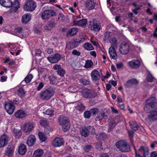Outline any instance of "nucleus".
<instances>
[{
    "label": "nucleus",
    "instance_id": "nucleus-12",
    "mask_svg": "<svg viewBox=\"0 0 157 157\" xmlns=\"http://www.w3.org/2000/svg\"><path fill=\"white\" fill-rule=\"evenodd\" d=\"M91 76L92 80L93 81H98L100 78L99 72L95 69L92 71L91 74Z\"/></svg>",
    "mask_w": 157,
    "mask_h": 157
},
{
    "label": "nucleus",
    "instance_id": "nucleus-8",
    "mask_svg": "<svg viewBox=\"0 0 157 157\" xmlns=\"http://www.w3.org/2000/svg\"><path fill=\"white\" fill-rule=\"evenodd\" d=\"M61 57V56L60 54L56 53L51 55L47 58L50 62L55 63L58 62L60 59Z\"/></svg>",
    "mask_w": 157,
    "mask_h": 157
},
{
    "label": "nucleus",
    "instance_id": "nucleus-51",
    "mask_svg": "<svg viewBox=\"0 0 157 157\" xmlns=\"http://www.w3.org/2000/svg\"><path fill=\"white\" fill-rule=\"evenodd\" d=\"M58 20L59 21H63L65 19V17L62 13H59L58 15Z\"/></svg>",
    "mask_w": 157,
    "mask_h": 157
},
{
    "label": "nucleus",
    "instance_id": "nucleus-53",
    "mask_svg": "<svg viewBox=\"0 0 157 157\" xmlns=\"http://www.w3.org/2000/svg\"><path fill=\"white\" fill-rule=\"evenodd\" d=\"M13 132L16 136L17 137H19L21 135V132L20 130H14Z\"/></svg>",
    "mask_w": 157,
    "mask_h": 157
},
{
    "label": "nucleus",
    "instance_id": "nucleus-26",
    "mask_svg": "<svg viewBox=\"0 0 157 157\" xmlns=\"http://www.w3.org/2000/svg\"><path fill=\"white\" fill-rule=\"evenodd\" d=\"M27 151L26 146L23 144H21L19 146L18 152L20 154L24 155Z\"/></svg>",
    "mask_w": 157,
    "mask_h": 157
},
{
    "label": "nucleus",
    "instance_id": "nucleus-58",
    "mask_svg": "<svg viewBox=\"0 0 157 157\" xmlns=\"http://www.w3.org/2000/svg\"><path fill=\"white\" fill-rule=\"evenodd\" d=\"M47 11L49 17L51 16L52 17L56 15L55 12L52 10H47Z\"/></svg>",
    "mask_w": 157,
    "mask_h": 157
},
{
    "label": "nucleus",
    "instance_id": "nucleus-11",
    "mask_svg": "<svg viewBox=\"0 0 157 157\" xmlns=\"http://www.w3.org/2000/svg\"><path fill=\"white\" fill-rule=\"evenodd\" d=\"M5 108L6 112L10 114L13 113L15 109V106L12 104L8 102L5 104Z\"/></svg>",
    "mask_w": 157,
    "mask_h": 157
},
{
    "label": "nucleus",
    "instance_id": "nucleus-49",
    "mask_svg": "<svg viewBox=\"0 0 157 157\" xmlns=\"http://www.w3.org/2000/svg\"><path fill=\"white\" fill-rule=\"evenodd\" d=\"M154 79V77L151 74H149L147 75L146 79L147 81L149 82H152Z\"/></svg>",
    "mask_w": 157,
    "mask_h": 157
},
{
    "label": "nucleus",
    "instance_id": "nucleus-24",
    "mask_svg": "<svg viewBox=\"0 0 157 157\" xmlns=\"http://www.w3.org/2000/svg\"><path fill=\"white\" fill-rule=\"evenodd\" d=\"M0 4L6 7H11L12 2L10 0H0Z\"/></svg>",
    "mask_w": 157,
    "mask_h": 157
},
{
    "label": "nucleus",
    "instance_id": "nucleus-56",
    "mask_svg": "<svg viewBox=\"0 0 157 157\" xmlns=\"http://www.w3.org/2000/svg\"><path fill=\"white\" fill-rule=\"evenodd\" d=\"M52 130V128L50 127L49 126L45 127L44 128V132L46 134H48L49 132H51Z\"/></svg>",
    "mask_w": 157,
    "mask_h": 157
},
{
    "label": "nucleus",
    "instance_id": "nucleus-40",
    "mask_svg": "<svg viewBox=\"0 0 157 157\" xmlns=\"http://www.w3.org/2000/svg\"><path fill=\"white\" fill-rule=\"evenodd\" d=\"M105 116V113L104 112L101 113L99 114L95 118V121H100L102 119L104 118Z\"/></svg>",
    "mask_w": 157,
    "mask_h": 157
},
{
    "label": "nucleus",
    "instance_id": "nucleus-57",
    "mask_svg": "<svg viewBox=\"0 0 157 157\" xmlns=\"http://www.w3.org/2000/svg\"><path fill=\"white\" fill-rule=\"evenodd\" d=\"M45 114L47 115L51 116L54 115V113L53 111L50 109H48L47 110H46L45 113H44Z\"/></svg>",
    "mask_w": 157,
    "mask_h": 157
},
{
    "label": "nucleus",
    "instance_id": "nucleus-62",
    "mask_svg": "<svg viewBox=\"0 0 157 157\" xmlns=\"http://www.w3.org/2000/svg\"><path fill=\"white\" fill-rule=\"evenodd\" d=\"M35 52L36 56H41V53H42V52L40 49H36L35 51Z\"/></svg>",
    "mask_w": 157,
    "mask_h": 157
},
{
    "label": "nucleus",
    "instance_id": "nucleus-34",
    "mask_svg": "<svg viewBox=\"0 0 157 157\" xmlns=\"http://www.w3.org/2000/svg\"><path fill=\"white\" fill-rule=\"evenodd\" d=\"M78 32L77 29L73 28L69 29L67 32V35L68 36H73L75 35Z\"/></svg>",
    "mask_w": 157,
    "mask_h": 157
},
{
    "label": "nucleus",
    "instance_id": "nucleus-21",
    "mask_svg": "<svg viewBox=\"0 0 157 157\" xmlns=\"http://www.w3.org/2000/svg\"><path fill=\"white\" fill-rule=\"evenodd\" d=\"M36 139L33 135H30L28 138L27 144L29 146H33L35 144Z\"/></svg>",
    "mask_w": 157,
    "mask_h": 157
},
{
    "label": "nucleus",
    "instance_id": "nucleus-9",
    "mask_svg": "<svg viewBox=\"0 0 157 157\" xmlns=\"http://www.w3.org/2000/svg\"><path fill=\"white\" fill-rule=\"evenodd\" d=\"M34 127V125L33 123L31 122H28L24 125L23 130L26 134H28L29 132L32 130Z\"/></svg>",
    "mask_w": 157,
    "mask_h": 157
},
{
    "label": "nucleus",
    "instance_id": "nucleus-25",
    "mask_svg": "<svg viewBox=\"0 0 157 157\" xmlns=\"http://www.w3.org/2000/svg\"><path fill=\"white\" fill-rule=\"evenodd\" d=\"M12 8L11 10V12L16 11L20 7V4L18 0L12 2Z\"/></svg>",
    "mask_w": 157,
    "mask_h": 157
},
{
    "label": "nucleus",
    "instance_id": "nucleus-60",
    "mask_svg": "<svg viewBox=\"0 0 157 157\" xmlns=\"http://www.w3.org/2000/svg\"><path fill=\"white\" fill-rule=\"evenodd\" d=\"M128 134L131 141H132V138L134 136V132L132 130L128 131Z\"/></svg>",
    "mask_w": 157,
    "mask_h": 157
},
{
    "label": "nucleus",
    "instance_id": "nucleus-28",
    "mask_svg": "<svg viewBox=\"0 0 157 157\" xmlns=\"http://www.w3.org/2000/svg\"><path fill=\"white\" fill-rule=\"evenodd\" d=\"M75 108L77 110L82 112L85 109V107L80 102H78L75 106Z\"/></svg>",
    "mask_w": 157,
    "mask_h": 157
},
{
    "label": "nucleus",
    "instance_id": "nucleus-4",
    "mask_svg": "<svg viewBox=\"0 0 157 157\" xmlns=\"http://www.w3.org/2000/svg\"><path fill=\"white\" fill-rule=\"evenodd\" d=\"M130 49V43L128 42L124 41L121 44L119 51L121 54L126 55L129 52Z\"/></svg>",
    "mask_w": 157,
    "mask_h": 157
},
{
    "label": "nucleus",
    "instance_id": "nucleus-30",
    "mask_svg": "<svg viewBox=\"0 0 157 157\" xmlns=\"http://www.w3.org/2000/svg\"><path fill=\"white\" fill-rule=\"evenodd\" d=\"M25 115V113L23 110H19L15 113V116L17 118H22L24 117Z\"/></svg>",
    "mask_w": 157,
    "mask_h": 157
},
{
    "label": "nucleus",
    "instance_id": "nucleus-19",
    "mask_svg": "<svg viewBox=\"0 0 157 157\" xmlns=\"http://www.w3.org/2000/svg\"><path fill=\"white\" fill-rule=\"evenodd\" d=\"M128 65L133 68H137L139 67L140 66V63L139 60L133 59L129 62Z\"/></svg>",
    "mask_w": 157,
    "mask_h": 157
},
{
    "label": "nucleus",
    "instance_id": "nucleus-44",
    "mask_svg": "<svg viewBox=\"0 0 157 157\" xmlns=\"http://www.w3.org/2000/svg\"><path fill=\"white\" fill-rule=\"evenodd\" d=\"M80 82L83 85H87L90 84V81L89 79L82 78L80 80Z\"/></svg>",
    "mask_w": 157,
    "mask_h": 157
},
{
    "label": "nucleus",
    "instance_id": "nucleus-6",
    "mask_svg": "<svg viewBox=\"0 0 157 157\" xmlns=\"http://www.w3.org/2000/svg\"><path fill=\"white\" fill-rule=\"evenodd\" d=\"M40 95L42 100L47 101L53 95V92L51 90H46L40 92Z\"/></svg>",
    "mask_w": 157,
    "mask_h": 157
},
{
    "label": "nucleus",
    "instance_id": "nucleus-13",
    "mask_svg": "<svg viewBox=\"0 0 157 157\" xmlns=\"http://www.w3.org/2000/svg\"><path fill=\"white\" fill-rule=\"evenodd\" d=\"M64 144V140L62 138L56 137L53 141V144L55 147H59Z\"/></svg>",
    "mask_w": 157,
    "mask_h": 157
},
{
    "label": "nucleus",
    "instance_id": "nucleus-63",
    "mask_svg": "<svg viewBox=\"0 0 157 157\" xmlns=\"http://www.w3.org/2000/svg\"><path fill=\"white\" fill-rule=\"evenodd\" d=\"M99 137L100 139L104 140L106 137L105 133H100L99 135Z\"/></svg>",
    "mask_w": 157,
    "mask_h": 157
},
{
    "label": "nucleus",
    "instance_id": "nucleus-45",
    "mask_svg": "<svg viewBox=\"0 0 157 157\" xmlns=\"http://www.w3.org/2000/svg\"><path fill=\"white\" fill-rule=\"evenodd\" d=\"M33 78V75H32L30 74L26 77L24 80L26 83H29L30 82Z\"/></svg>",
    "mask_w": 157,
    "mask_h": 157
},
{
    "label": "nucleus",
    "instance_id": "nucleus-64",
    "mask_svg": "<svg viewBox=\"0 0 157 157\" xmlns=\"http://www.w3.org/2000/svg\"><path fill=\"white\" fill-rule=\"evenodd\" d=\"M72 53L73 55H76L77 56H79L81 54L80 52L79 51H78L76 50H74L72 51Z\"/></svg>",
    "mask_w": 157,
    "mask_h": 157
},
{
    "label": "nucleus",
    "instance_id": "nucleus-31",
    "mask_svg": "<svg viewBox=\"0 0 157 157\" xmlns=\"http://www.w3.org/2000/svg\"><path fill=\"white\" fill-rule=\"evenodd\" d=\"M43 153V150L38 149L34 151L33 157H42Z\"/></svg>",
    "mask_w": 157,
    "mask_h": 157
},
{
    "label": "nucleus",
    "instance_id": "nucleus-47",
    "mask_svg": "<svg viewBox=\"0 0 157 157\" xmlns=\"http://www.w3.org/2000/svg\"><path fill=\"white\" fill-rule=\"evenodd\" d=\"M41 17L43 19H46L49 17L48 14L47 10L43 12L41 15Z\"/></svg>",
    "mask_w": 157,
    "mask_h": 157
},
{
    "label": "nucleus",
    "instance_id": "nucleus-55",
    "mask_svg": "<svg viewBox=\"0 0 157 157\" xmlns=\"http://www.w3.org/2000/svg\"><path fill=\"white\" fill-rule=\"evenodd\" d=\"M91 113L90 111H86L84 113V115L85 118H89L91 116Z\"/></svg>",
    "mask_w": 157,
    "mask_h": 157
},
{
    "label": "nucleus",
    "instance_id": "nucleus-16",
    "mask_svg": "<svg viewBox=\"0 0 157 157\" xmlns=\"http://www.w3.org/2000/svg\"><path fill=\"white\" fill-rule=\"evenodd\" d=\"M109 53L111 59H116L117 58V52L114 47L111 46L109 49Z\"/></svg>",
    "mask_w": 157,
    "mask_h": 157
},
{
    "label": "nucleus",
    "instance_id": "nucleus-15",
    "mask_svg": "<svg viewBox=\"0 0 157 157\" xmlns=\"http://www.w3.org/2000/svg\"><path fill=\"white\" fill-rule=\"evenodd\" d=\"M15 150V147L13 146H9L6 149L5 155L9 157H11L13 153Z\"/></svg>",
    "mask_w": 157,
    "mask_h": 157
},
{
    "label": "nucleus",
    "instance_id": "nucleus-43",
    "mask_svg": "<svg viewBox=\"0 0 157 157\" xmlns=\"http://www.w3.org/2000/svg\"><path fill=\"white\" fill-rule=\"evenodd\" d=\"M88 130L90 131V132L93 135L96 134V131L95 129L93 126H89L87 127Z\"/></svg>",
    "mask_w": 157,
    "mask_h": 157
},
{
    "label": "nucleus",
    "instance_id": "nucleus-7",
    "mask_svg": "<svg viewBox=\"0 0 157 157\" xmlns=\"http://www.w3.org/2000/svg\"><path fill=\"white\" fill-rule=\"evenodd\" d=\"M88 27L91 30L98 31L100 29L101 25L97 21L94 20L90 22Z\"/></svg>",
    "mask_w": 157,
    "mask_h": 157
},
{
    "label": "nucleus",
    "instance_id": "nucleus-37",
    "mask_svg": "<svg viewBox=\"0 0 157 157\" xmlns=\"http://www.w3.org/2000/svg\"><path fill=\"white\" fill-rule=\"evenodd\" d=\"M83 47L85 49L87 50L90 51L93 50L94 49L92 45L89 43H87L84 44L83 45Z\"/></svg>",
    "mask_w": 157,
    "mask_h": 157
},
{
    "label": "nucleus",
    "instance_id": "nucleus-59",
    "mask_svg": "<svg viewBox=\"0 0 157 157\" xmlns=\"http://www.w3.org/2000/svg\"><path fill=\"white\" fill-rule=\"evenodd\" d=\"M98 109L96 108L91 109L90 110L91 114L92 113L93 115L95 114L96 113H98Z\"/></svg>",
    "mask_w": 157,
    "mask_h": 157
},
{
    "label": "nucleus",
    "instance_id": "nucleus-35",
    "mask_svg": "<svg viewBox=\"0 0 157 157\" xmlns=\"http://www.w3.org/2000/svg\"><path fill=\"white\" fill-rule=\"evenodd\" d=\"M113 37L111 32L107 31L104 34V40L106 41H108Z\"/></svg>",
    "mask_w": 157,
    "mask_h": 157
},
{
    "label": "nucleus",
    "instance_id": "nucleus-39",
    "mask_svg": "<svg viewBox=\"0 0 157 157\" xmlns=\"http://www.w3.org/2000/svg\"><path fill=\"white\" fill-rule=\"evenodd\" d=\"M50 82L52 84H54L56 83L57 80V78L55 77L54 75H52L49 77Z\"/></svg>",
    "mask_w": 157,
    "mask_h": 157
},
{
    "label": "nucleus",
    "instance_id": "nucleus-41",
    "mask_svg": "<svg viewBox=\"0 0 157 157\" xmlns=\"http://www.w3.org/2000/svg\"><path fill=\"white\" fill-rule=\"evenodd\" d=\"M56 72L58 75L62 77H63L65 74V71L62 68L59 70H58L56 71Z\"/></svg>",
    "mask_w": 157,
    "mask_h": 157
},
{
    "label": "nucleus",
    "instance_id": "nucleus-38",
    "mask_svg": "<svg viewBox=\"0 0 157 157\" xmlns=\"http://www.w3.org/2000/svg\"><path fill=\"white\" fill-rule=\"evenodd\" d=\"M17 94L21 98L25 96V92L23 88H20L17 90Z\"/></svg>",
    "mask_w": 157,
    "mask_h": 157
},
{
    "label": "nucleus",
    "instance_id": "nucleus-22",
    "mask_svg": "<svg viewBox=\"0 0 157 157\" xmlns=\"http://www.w3.org/2000/svg\"><path fill=\"white\" fill-rule=\"evenodd\" d=\"M138 83V81L136 79H132L127 81L126 83L125 84L124 86L128 88L131 87L134 85H137Z\"/></svg>",
    "mask_w": 157,
    "mask_h": 157
},
{
    "label": "nucleus",
    "instance_id": "nucleus-29",
    "mask_svg": "<svg viewBox=\"0 0 157 157\" xmlns=\"http://www.w3.org/2000/svg\"><path fill=\"white\" fill-rule=\"evenodd\" d=\"M129 124L130 128L133 130L136 131L138 130L139 126L135 121H130Z\"/></svg>",
    "mask_w": 157,
    "mask_h": 157
},
{
    "label": "nucleus",
    "instance_id": "nucleus-18",
    "mask_svg": "<svg viewBox=\"0 0 157 157\" xmlns=\"http://www.w3.org/2000/svg\"><path fill=\"white\" fill-rule=\"evenodd\" d=\"M80 133L81 135L84 137H86L90 135V131L87 127L83 126L80 129Z\"/></svg>",
    "mask_w": 157,
    "mask_h": 157
},
{
    "label": "nucleus",
    "instance_id": "nucleus-23",
    "mask_svg": "<svg viewBox=\"0 0 157 157\" xmlns=\"http://www.w3.org/2000/svg\"><path fill=\"white\" fill-rule=\"evenodd\" d=\"M148 116V119L151 121H154L157 120V111H153Z\"/></svg>",
    "mask_w": 157,
    "mask_h": 157
},
{
    "label": "nucleus",
    "instance_id": "nucleus-20",
    "mask_svg": "<svg viewBox=\"0 0 157 157\" xmlns=\"http://www.w3.org/2000/svg\"><path fill=\"white\" fill-rule=\"evenodd\" d=\"M86 8L89 10L94 9L95 6V3L94 0H87L86 2Z\"/></svg>",
    "mask_w": 157,
    "mask_h": 157
},
{
    "label": "nucleus",
    "instance_id": "nucleus-61",
    "mask_svg": "<svg viewBox=\"0 0 157 157\" xmlns=\"http://www.w3.org/2000/svg\"><path fill=\"white\" fill-rule=\"evenodd\" d=\"M40 124L44 127L46 126L48 124V122L45 120H42L40 121Z\"/></svg>",
    "mask_w": 157,
    "mask_h": 157
},
{
    "label": "nucleus",
    "instance_id": "nucleus-42",
    "mask_svg": "<svg viewBox=\"0 0 157 157\" xmlns=\"http://www.w3.org/2000/svg\"><path fill=\"white\" fill-rule=\"evenodd\" d=\"M93 63L91 60H87L85 65V67L86 68L91 67L93 65Z\"/></svg>",
    "mask_w": 157,
    "mask_h": 157
},
{
    "label": "nucleus",
    "instance_id": "nucleus-1",
    "mask_svg": "<svg viewBox=\"0 0 157 157\" xmlns=\"http://www.w3.org/2000/svg\"><path fill=\"white\" fill-rule=\"evenodd\" d=\"M146 101L147 103L144 107V111L146 113H151L157 109V102L155 97H151L146 100Z\"/></svg>",
    "mask_w": 157,
    "mask_h": 157
},
{
    "label": "nucleus",
    "instance_id": "nucleus-46",
    "mask_svg": "<svg viewBox=\"0 0 157 157\" xmlns=\"http://www.w3.org/2000/svg\"><path fill=\"white\" fill-rule=\"evenodd\" d=\"M38 135L40 139L42 141L44 142L46 140V136L42 132H39Z\"/></svg>",
    "mask_w": 157,
    "mask_h": 157
},
{
    "label": "nucleus",
    "instance_id": "nucleus-27",
    "mask_svg": "<svg viewBox=\"0 0 157 157\" xmlns=\"http://www.w3.org/2000/svg\"><path fill=\"white\" fill-rule=\"evenodd\" d=\"M31 15L30 13L24 14L23 15L21 21L23 23H27L30 19Z\"/></svg>",
    "mask_w": 157,
    "mask_h": 157
},
{
    "label": "nucleus",
    "instance_id": "nucleus-54",
    "mask_svg": "<svg viewBox=\"0 0 157 157\" xmlns=\"http://www.w3.org/2000/svg\"><path fill=\"white\" fill-rule=\"evenodd\" d=\"M95 147L98 149L101 150L102 149V143L101 142H98L96 143Z\"/></svg>",
    "mask_w": 157,
    "mask_h": 157
},
{
    "label": "nucleus",
    "instance_id": "nucleus-48",
    "mask_svg": "<svg viewBox=\"0 0 157 157\" xmlns=\"http://www.w3.org/2000/svg\"><path fill=\"white\" fill-rule=\"evenodd\" d=\"M55 20L52 19L50 20L48 23V25L50 26L51 28L55 26L56 25V22Z\"/></svg>",
    "mask_w": 157,
    "mask_h": 157
},
{
    "label": "nucleus",
    "instance_id": "nucleus-36",
    "mask_svg": "<svg viewBox=\"0 0 157 157\" xmlns=\"http://www.w3.org/2000/svg\"><path fill=\"white\" fill-rule=\"evenodd\" d=\"M83 42L82 40H80L78 41H75L74 40L73 42L70 43V48H73L76 47L78 45L80 44L81 43Z\"/></svg>",
    "mask_w": 157,
    "mask_h": 157
},
{
    "label": "nucleus",
    "instance_id": "nucleus-50",
    "mask_svg": "<svg viewBox=\"0 0 157 157\" xmlns=\"http://www.w3.org/2000/svg\"><path fill=\"white\" fill-rule=\"evenodd\" d=\"M92 148V146L90 145H85L83 148V151L86 152H88Z\"/></svg>",
    "mask_w": 157,
    "mask_h": 157
},
{
    "label": "nucleus",
    "instance_id": "nucleus-17",
    "mask_svg": "<svg viewBox=\"0 0 157 157\" xmlns=\"http://www.w3.org/2000/svg\"><path fill=\"white\" fill-rule=\"evenodd\" d=\"M73 25L81 26H85L87 23V20L86 19H82L79 20H75L74 21Z\"/></svg>",
    "mask_w": 157,
    "mask_h": 157
},
{
    "label": "nucleus",
    "instance_id": "nucleus-32",
    "mask_svg": "<svg viewBox=\"0 0 157 157\" xmlns=\"http://www.w3.org/2000/svg\"><path fill=\"white\" fill-rule=\"evenodd\" d=\"M82 95L85 98H92L95 97L90 91H83L82 93Z\"/></svg>",
    "mask_w": 157,
    "mask_h": 157
},
{
    "label": "nucleus",
    "instance_id": "nucleus-52",
    "mask_svg": "<svg viewBox=\"0 0 157 157\" xmlns=\"http://www.w3.org/2000/svg\"><path fill=\"white\" fill-rule=\"evenodd\" d=\"M109 128L108 129L109 132L111 131L113 128L115 126V124L113 122H110L109 125Z\"/></svg>",
    "mask_w": 157,
    "mask_h": 157
},
{
    "label": "nucleus",
    "instance_id": "nucleus-14",
    "mask_svg": "<svg viewBox=\"0 0 157 157\" xmlns=\"http://www.w3.org/2000/svg\"><path fill=\"white\" fill-rule=\"evenodd\" d=\"M139 153L142 155L144 157L148 155V148L146 146H141L138 149Z\"/></svg>",
    "mask_w": 157,
    "mask_h": 157
},
{
    "label": "nucleus",
    "instance_id": "nucleus-33",
    "mask_svg": "<svg viewBox=\"0 0 157 157\" xmlns=\"http://www.w3.org/2000/svg\"><path fill=\"white\" fill-rule=\"evenodd\" d=\"M108 41L111 44V46L117 47V38L113 36Z\"/></svg>",
    "mask_w": 157,
    "mask_h": 157
},
{
    "label": "nucleus",
    "instance_id": "nucleus-10",
    "mask_svg": "<svg viewBox=\"0 0 157 157\" xmlns=\"http://www.w3.org/2000/svg\"><path fill=\"white\" fill-rule=\"evenodd\" d=\"M9 138L6 135H3L0 138V147H2L6 145L8 142Z\"/></svg>",
    "mask_w": 157,
    "mask_h": 157
},
{
    "label": "nucleus",
    "instance_id": "nucleus-5",
    "mask_svg": "<svg viewBox=\"0 0 157 157\" xmlns=\"http://www.w3.org/2000/svg\"><path fill=\"white\" fill-rule=\"evenodd\" d=\"M36 7V4L35 1L32 0H28L25 1L23 6L24 10L31 12L33 11Z\"/></svg>",
    "mask_w": 157,
    "mask_h": 157
},
{
    "label": "nucleus",
    "instance_id": "nucleus-3",
    "mask_svg": "<svg viewBox=\"0 0 157 157\" xmlns=\"http://www.w3.org/2000/svg\"><path fill=\"white\" fill-rule=\"evenodd\" d=\"M116 147L122 152H127L130 151V146L126 142L121 140L117 142Z\"/></svg>",
    "mask_w": 157,
    "mask_h": 157
},
{
    "label": "nucleus",
    "instance_id": "nucleus-2",
    "mask_svg": "<svg viewBox=\"0 0 157 157\" xmlns=\"http://www.w3.org/2000/svg\"><path fill=\"white\" fill-rule=\"evenodd\" d=\"M59 124L62 126L64 132L68 130L70 127V124L68 118L63 115L60 116L58 118Z\"/></svg>",
    "mask_w": 157,
    "mask_h": 157
}]
</instances>
